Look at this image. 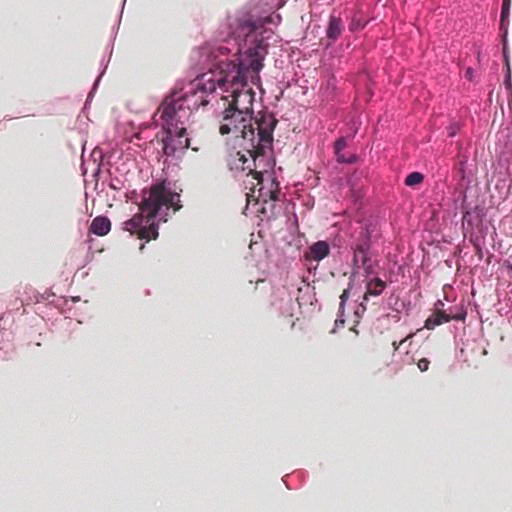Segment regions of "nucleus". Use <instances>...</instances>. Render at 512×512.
<instances>
[{
  "label": "nucleus",
  "instance_id": "nucleus-24",
  "mask_svg": "<svg viewBox=\"0 0 512 512\" xmlns=\"http://www.w3.org/2000/svg\"><path fill=\"white\" fill-rule=\"evenodd\" d=\"M91 224L104 225V224H111V223L107 217L98 216V217L94 218V220L92 221Z\"/></svg>",
  "mask_w": 512,
  "mask_h": 512
},
{
  "label": "nucleus",
  "instance_id": "nucleus-3",
  "mask_svg": "<svg viewBox=\"0 0 512 512\" xmlns=\"http://www.w3.org/2000/svg\"><path fill=\"white\" fill-rule=\"evenodd\" d=\"M237 160L241 163V169L243 171L248 170V175L251 174L252 179L256 181V183H251L250 193L246 194L248 204H250V198L252 197L255 198V205H264L271 202V206H273V203L278 201L280 197L279 182L271 174L264 177L263 173L255 171L250 164L252 161L246 157V154L238 152Z\"/></svg>",
  "mask_w": 512,
  "mask_h": 512
},
{
  "label": "nucleus",
  "instance_id": "nucleus-10",
  "mask_svg": "<svg viewBox=\"0 0 512 512\" xmlns=\"http://www.w3.org/2000/svg\"><path fill=\"white\" fill-rule=\"evenodd\" d=\"M330 253V246L326 241H317L313 243L305 252L308 260L319 262L326 258Z\"/></svg>",
  "mask_w": 512,
  "mask_h": 512
},
{
  "label": "nucleus",
  "instance_id": "nucleus-23",
  "mask_svg": "<svg viewBox=\"0 0 512 512\" xmlns=\"http://www.w3.org/2000/svg\"><path fill=\"white\" fill-rule=\"evenodd\" d=\"M412 337H413V333H410L406 338L402 339L400 342H396V341H394V342L392 343V346H393V350H394V352L398 351V350H399V348H400V347H401V346H402V345H403V344H404L408 339H410V338H412Z\"/></svg>",
  "mask_w": 512,
  "mask_h": 512
},
{
  "label": "nucleus",
  "instance_id": "nucleus-4",
  "mask_svg": "<svg viewBox=\"0 0 512 512\" xmlns=\"http://www.w3.org/2000/svg\"><path fill=\"white\" fill-rule=\"evenodd\" d=\"M278 120L271 113H263L253 124L254 137L247 136L246 142L241 143L242 148L247 152L255 165L256 158L262 156L266 149L270 148L273 142V131Z\"/></svg>",
  "mask_w": 512,
  "mask_h": 512
},
{
  "label": "nucleus",
  "instance_id": "nucleus-19",
  "mask_svg": "<svg viewBox=\"0 0 512 512\" xmlns=\"http://www.w3.org/2000/svg\"><path fill=\"white\" fill-rule=\"evenodd\" d=\"M111 226H90V231L98 236H105L110 232Z\"/></svg>",
  "mask_w": 512,
  "mask_h": 512
},
{
  "label": "nucleus",
  "instance_id": "nucleus-29",
  "mask_svg": "<svg viewBox=\"0 0 512 512\" xmlns=\"http://www.w3.org/2000/svg\"><path fill=\"white\" fill-rule=\"evenodd\" d=\"M472 73H473V70H472L471 68H468V69L466 70V77H467L468 79H471V78H472Z\"/></svg>",
  "mask_w": 512,
  "mask_h": 512
},
{
  "label": "nucleus",
  "instance_id": "nucleus-21",
  "mask_svg": "<svg viewBox=\"0 0 512 512\" xmlns=\"http://www.w3.org/2000/svg\"><path fill=\"white\" fill-rule=\"evenodd\" d=\"M417 366L421 372H426L429 369L430 361L427 358H421L417 362Z\"/></svg>",
  "mask_w": 512,
  "mask_h": 512
},
{
  "label": "nucleus",
  "instance_id": "nucleus-30",
  "mask_svg": "<svg viewBox=\"0 0 512 512\" xmlns=\"http://www.w3.org/2000/svg\"><path fill=\"white\" fill-rule=\"evenodd\" d=\"M123 224H127V225H130V224H139L138 222L135 221V219H130L126 222H124Z\"/></svg>",
  "mask_w": 512,
  "mask_h": 512
},
{
  "label": "nucleus",
  "instance_id": "nucleus-22",
  "mask_svg": "<svg viewBox=\"0 0 512 512\" xmlns=\"http://www.w3.org/2000/svg\"><path fill=\"white\" fill-rule=\"evenodd\" d=\"M349 297V290L348 289H345L342 294L340 295V305H339V310L341 312H343L344 310V306H345V303L347 301Z\"/></svg>",
  "mask_w": 512,
  "mask_h": 512
},
{
  "label": "nucleus",
  "instance_id": "nucleus-6",
  "mask_svg": "<svg viewBox=\"0 0 512 512\" xmlns=\"http://www.w3.org/2000/svg\"><path fill=\"white\" fill-rule=\"evenodd\" d=\"M215 91V79L213 74H202L195 79L186 93H182L183 101L190 113L200 106L209 103L208 96Z\"/></svg>",
  "mask_w": 512,
  "mask_h": 512
},
{
  "label": "nucleus",
  "instance_id": "nucleus-8",
  "mask_svg": "<svg viewBox=\"0 0 512 512\" xmlns=\"http://www.w3.org/2000/svg\"><path fill=\"white\" fill-rule=\"evenodd\" d=\"M165 136L162 138V150L166 156H173L177 151H183L191 148L193 151H198L191 143V139L187 137L185 126L178 129L166 128L163 129Z\"/></svg>",
  "mask_w": 512,
  "mask_h": 512
},
{
  "label": "nucleus",
  "instance_id": "nucleus-15",
  "mask_svg": "<svg viewBox=\"0 0 512 512\" xmlns=\"http://www.w3.org/2000/svg\"><path fill=\"white\" fill-rule=\"evenodd\" d=\"M386 287V283L380 278H375L367 282L366 292L364 294V300H367L369 296H379Z\"/></svg>",
  "mask_w": 512,
  "mask_h": 512
},
{
  "label": "nucleus",
  "instance_id": "nucleus-17",
  "mask_svg": "<svg viewBox=\"0 0 512 512\" xmlns=\"http://www.w3.org/2000/svg\"><path fill=\"white\" fill-rule=\"evenodd\" d=\"M422 181H423V175L421 173L412 172L406 177L405 184L407 186H413L416 184H420Z\"/></svg>",
  "mask_w": 512,
  "mask_h": 512
},
{
  "label": "nucleus",
  "instance_id": "nucleus-25",
  "mask_svg": "<svg viewBox=\"0 0 512 512\" xmlns=\"http://www.w3.org/2000/svg\"><path fill=\"white\" fill-rule=\"evenodd\" d=\"M366 25V23H362L360 21H356L355 19H353L351 25H350V30H355V29H360V28H364Z\"/></svg>",
  "mask_w": 512,
  "mask_h": 512
},
{
  "label": "nucleus",
  "instance_id": "nucleus-11",
  "mask_svg": "<svg viewBox=\"0 0 512 512\" xmlns=\"http://www.w3.org/2000/svg\"><path fill=\"white\" fill-rule=\"evenodd\" d=\"M347 147V141L344 137L337 139L334 143V154L336 156V160L339 163H354L357 161V156L355 154L346 155L343 153V150Z\"/></svg>",
  "mask_w": 512,
  "mask_h": 512
},
{
  "label": "nucleus",
  "instance_id": "nucleus-26",
  "mask_svg": "<svg viewBox=\"0 0 512 512\" xmlns=\"http://www.w3.org/2000/svg\"><path fill=\"white\" fill-rule=\"evenodd\" d=\"M370 260L366 263V267H363V269L366 271L367 274L372 273V265L369 263Z\"/></svg>",
  "mask_w": 512,
  "mask_h": 512
},
{
  "label": "nucleus",
  "instance_id": "nucleus-27",
  "mask_svg": "<svg viewBox=\"0 0 512 512\" xmlns=\"http://www.w3.org/2000/svg\"><path fill=\"white\" fill-rule=\"evenodd\" d=\"M369 227H370V226H368V227H367V228H365V229H362L361 234H365L366 236H369L371 233H373V232H374V229L370 230V229H369Z\"/></svg>",
  "mask_w": 512,
  "mask_h": 512
},
{
  "label": "nucleus",
  "instance_id": "nucleus-18",
  "mask_svg": "<svg viewBox=\"0 0 512 512\" xmlns=\"http://www.w3.org/2000/svg\"><path fill=\"white\" fill-rule=\"evenodd\" d=\"M240 30L241 32L238 33V36L240 37L241 35H247L249 33H251L255 26L254 24L249 21V20H244L243 22L240 23Z\"/></svg>",
  "mask_w": 512,
  "mask_h": 512
},
{
  "label": "nucleus",
  "instance_id": "nucleus-13",
  "mask_svg": "<svg viewBox=\"0 0 512 512\" xmlns=\"http://www.w3.org/2000/svg\"><path fill=\"white\" fill-rule=\"evenodd\" d=\"M452 319H458V317H451L446 312L438 309L426 319L424 327L428 330H432L443 323L451 321Z\"/></svg>",
  "mask_w": 512,
  "mask_h": 512
},
{
  "label": "nucleus",
  "instance_id": "nucleus-16",
  "mask_svg": "<svg viewBox=\"0 0 512 512\" xmlns=\"http://www.w3.org/2000/svg\"><path fill=\"white\" fill-rule=\"evenodd\" d=\"M369 248V241H365L363 243H359L354 248V257L353 262L355 265L361 264L362 267H366V263L369 261V258L366 254V251Z\"/></svg>",
  "mask_w": 512,
  "mask_h": 512
},
{
  "label": "nucleus",
  "instance_id": "nucleus-1",
  "mask_svg": "<svg viewBox=\"0 0 512 512\" xmlns=\"http://www.w3.org/2000/svg\"><path fill=\"white\" fill-rule=\"evenodd\" d=\"M266 54L265 47L257 46L248 50V64L236 61H220L215 70L207 74H213L215 79V88L217 86L225 91L234 90V88L246 87L248 78L253 83L260 80L259 72L263 68V60Z\"/></svg>",
  "mask_w": 512,
  "mask_h": 512
},
{
  "label": "nucleus",
  "instance_id": "nucleus-31",
  "mask_svg": "<svg viewBox=\"0 0 512 512\" xmlns=\"http://www.w3.org/2000/svg\"><path fill=\"white\" fill-rule=\"evenodd\" d=\"M456 134V130L455 129H452L450 132H449V136H454Z\"/></svg>",
  "mask_w": 512,
  "mask_h": 512
},
{
  "label": "nucleus",
  "instance_id": "nucleus-28",
  "mask_svg": "<svg viewBox=\"0 0 512 512\" xmlns=\"http://www.w3.org/2000/svg\"><path fill=\"white\" fill-rule=\"evenodd\" d=\"M511 0H503L502 7L506 9H510Z\"/></svg>",
  "mask_w": 512,
  "mask_h": 512
},
{
  "label": "nucleus",
  "instance_id": "nucleus-5",
  "mask_svg": "<svg viewBox=\"0 0 512 512\" xmlns=\"http://www.w3.org/2000/svg\"><path fill=\"white\" fill-rule=\"evenodd\" d=\"M190 115V111L183 101L182 92H173L162 101L153 119L163 129H178L185 126Z\"/></svg>",
  "mask_w": 512,
  "mask_h": 512
},
{
  "label": "nucleus",
  "instance_id": "nucleus-2",
  "mask_svg": "<svg viewBox=\"0 0 512 512\" xmlns=\"http://www.w3.org/2000/svg\"><path fill=\"white\" fill-rule=\"evenodd\" d=\"M181 207L180 195L167 189L165 183L161 182L150 187L149 195L143 198L139 211L142 219L155 224L156 218L158 222H167L169 211L174 213Z\"/></svg>",
  "mask_w": 512,
  "mask_h": 512
},
{
  "label": "nucleus",
  "instance_id": "nucleus-32",
  "mask_svg": "<svg viewBox=\"0 0 512 512\" xmlns=\"http://www.w3.org/2000/svg\"><path fill=\"white\" fill-rule=\"evenodd\" d=\"M436 306H443V302L441 300H438Z\"/></svg>",
  "mask_w": 512,
  "mask_h": 512
},
{
  "label": "nucleus",
  "instance_id": "nucleus-7",
  "mask_svg": "<svg viewBox=\"0 0 512 512\" xmlns=\"http://www.w3.org/2000/svg\"><path fill=\"white\" fill-rule=\"evenodd\" d=\"M236 113H238V110L228 105L223 112V120L219 127V132L222 135L234 133L236 136L239 133L243 140L242 143H245L247 136L254 137L252 118L244 114H241V116L234 115Z\"/></svg>",
  "mask_w": 512,
  "mask_h": 512
},
{
  "label": "nucleus",
  "instance_id": "nucleus-9",
  "mask_svg": "<svg viewBox=\"0 0 512 512\" xmlns=\"http://www.w3.org/2000/svg\"><path fill=\"white\" fill-rule=\"evenodd\" d=\"M231 101H229V106L238 110V113L235 115L241 116L244 114L249 118H252L253 114V102L255 97V92L251 87H239L234 88L231 92Z\"/></svg>",
  "mask_w": 512,
  "mask_h": 512
},
{
  "label": "nucleus",
  "instance_id": "nucleus-12",
  "mask_svg": "<svg viewBox=\"0 0 512 512\" xmlns=\"http://www.w3.org/2000/svg\"><path fill=\"white\" fill-rule=\"evenodd\" d=\"M158 226H131V229H127L131 235H136L139 239H146L150 241L151 239H156L158 236L157 228Z\"/></svg>",
  "mask_w": 512,
  "mask_h": 512
},
{
  "label": "nucleus",
  "instance_id": "nucleus-20",
  "mask_svg": "<svg viewBox=\"0 0 512 512\" xmlns=\"http://www.w3.org/2000/svg\"><path fill=\"white\" fill-rule=\"evenodd\" d=\"M509 12H510V9H506V8L502 7L500 26H501V29L504 30L505 34L507 33L506 20L509 16Z\"/></svg>",
  "mask_w": 512,
  "mask_h": 512
},
{
  "label": "nucleus",
  "instance_id": "nucleus-14",
  "mask_svg": "<svg viewBox=\"0 0 512 512\" xmlns=\"http://www.w3.org/2000/svg\"><path fill=\"white\" fill-rule=\"evenodd\" d=\"M344 29L342 20L336 16H330L329 24L326 30V36L332 42L336 41L342 34Z\"/></svg>",
  "mask_w": 512,
  "mask_h": 512
}]
</instances>
